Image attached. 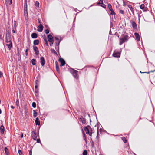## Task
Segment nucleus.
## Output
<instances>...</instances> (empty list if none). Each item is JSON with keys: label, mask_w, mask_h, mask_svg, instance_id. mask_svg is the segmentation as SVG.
Listing matches in <instances>:
<instances>
[{"label": "nucleus", "mask_w": 155, "mask_h": 155, "mask_svg": "<svg viewBox=\"0 0 155 155\" xmlns=\"http://www.w3.org/2000/svg\"><path fill=\"white\" fill-rule=\"evenodd\" d=\"M61 40V37L60 36H56L54 38V41H55V48L57 51L58 50H59V45Z\"/></svg>", "instance_id": "f257e3e1"}, {"label": "nucleus", "mask_w": 155, "mask_h": 155, "mask_svg": "<svg viewBox=\"0 0 155 155\" xmlns=\"http://www.w3.org/2000/svg\"><path fill=\"white\" fill-rule=\"evenodd\" d=\"M5 42L7 43L6 45L8 48L9 50H11L12 46V44L11 41L10 36L7 37V35L6 36Z\"/></svg>", "instance_id": "f03ea898"}, {"label": "nucleus", "mask_w": 155, "mask_h": 155, "mask_svg": "<svg viewBox=\"0 0 155 155\" xmlns=\"http://www.w3.org/2000/svg\"><path fill=\"white\" fill-rule=\"evenodd\" d=\"M129 38V36L127 35H126L124 37L121 38L119 40V45H121L123 43L127 42Z\"/></svg>", "instance_id": "7ed1b4c3"}, {"label": "nucleus", "mask_w": 155, "mask_h": 155, "mask_svg": "<svg viewBox=\"0 0 155 155\" xmlns=\"http://www.w3.org/2000/svg\"><path fill=\"white\" fill-rule=\"evenodd\" d=\"M70 71L74 77L76 79H78V71L74 69H71Z\"/></svg>", "instance_id": "20e7f679"}, {"label": "nucleus", "mask_w": 155, "mask_h": 155, "mask_svg": "<svg viewBox=\"0 0 155 155\" xmlns=\"http://www.w3.org/2000/svg\"><path fill=\"white\" fill-rule=\"evenodd\" d=\"M90 128V126L87 125L84 128V130L86 131V133L87 134H89L90 136H92V133L91 131H89V129Z\"/></svg>", "instance_id": "39448f33"}, {"label": "nucleus", "mask_w": 155, "mask_h": 155, "mask_svg": "<svg viewBox=\"0 0 155 155\" xmlns=\"http://www.w3.org/2000/svg\"><path fill=\"white\" fill-rule=\"evenodd\" d=\"M33 48L34 50V51L35 52V54L36 55H38L39 54V51L38 50V49L37 47L35 45L33 46Z\"/></svg>", "instance_id": "423d86ee"}, {"label": "nucleus", "mask_w": 155, "mask_h": 155, "mask_svg": "<svg viewBox=\"0 0 155 155\" xmlns=\"http://www.w3.org/2000/svg\"><path fill=\"white\" fill-rule=\"evenodd\" d=\"M31 136L34 140H36L37 138L36 133L34 131H32L31 132Z\"/></svg>", "instance_id": "0eeeda50"}, {"label": "nucleus", "mask_w": 155, "mask_h": 155, "mask_svg": "<svg viewBox=\"0 0 155 155\" xmlns=\"http://www.w3.org/2000/svg\"><path fill=\"white\" fill-rule=\"evenodd\" d=\"M120 53L117 51H114V52L113 55L114 57L116 58H119L120 56Z\"/></svg>", "instance_id": "6e6552de"}, {"label": "nucleus", "mask_w": 155, "mask_h": 155, "mask_svg": "<svg viewBox=\"0 0 155 155\" xmlns=\"http://www.w3.org/2000/svg\"><path fill=\"white\" fill-rule=\"evenodd\" d=\"M48 41L50 42L52 41H54V38L51 34L48 35Z\"/></svg>", "instance_id": "1a4fd4ad"}, {"label": "nucleus", "mask_w": 155, "mask_h": 155, "mask_svg": "<svg viewBox=\"0 0 155 155\" xmlns=\"http://www.w3.org/2000/svg\"><path fill=\"white\" fill-rule=\"evenodd\" d=\"M40 60L41 65L42 66H43L45 63V61L44 58L43 57H41L40 58Z\"/></svg>", "instance_id": "9d476101"}, {"label": "nucleus", "mask_w": 155, "mask_h": 155, "mask_svg": "<svg viewBox=\"0 0 155 155\" xmlns=\"http://www.w3.org/2000/svg\"><path fill=\"white\" fill-rule=\"evenodd\" d=\"M59 61L61 64L60 66H62L65 64V62L62 58H60L59 59Z\"/></svg>", "instance_id": "9b49d317"}, {"label": "nucleus", "mask_w": 155, "mask_h": 155, "mask_svg": "<svg viewBox=\"0 0 155 155\" xmlns=\"http://www.w3.org/2000/svg\"><path fill=\"white\" fill-rule=\"evenodd\" d=\"M24 14L25 20H27L28 19V15L27 10H24Z\"/></svg>", "instance_id": "f8f14e48"}, {"label": "nucleus", "mask_w": 155, "mask_h": 155, "mask_svg": "<svg viewBox=\"0 0 155 155\" xmlns=\"http://www.w3.org/2000/svg\"><path fill=\"white\" fill-rule=\"evenodd\" d=\"M43 29V26L42 25L40 24L38 26V31L39 32H41Z\"/></svg>", "instance_id": "ddd939ff"}, {"label": "nucleus", "mask_w": 155, "mask_h": 155, "mask_svg": "<svg viewBox=\"0 0 155 155\" xmlns=\"http://www.w3.org/2000/svg\"><path fill=\"white\" fill-rule=\"evenodd\" d=\"M134 35L137 40V41H139L140 40V37L139 34L137 33H134Z\"/></svg>", "instance_id": "4468645a"}, {"label": "nucleus", "mask_w": 155, "mask_h": 155, "mask_svg": "<svg viewBox=\"0 0 155 155\" xmlns=\"http://www.w3.org/2000/svg\"><path fill=\"white\" fill-rule=\"evenodd\" d=\"M80 121L82 122L83 124H85L86 123V119L82 117L80 118Z\"/></svg>", "instance_id": "2eb2a0df"}, {"label": "nucleus", "mask_w": 155, "mask_h": 155, "mask_svg": "<svg viewBox=\"0 0 155 155\" xmlns=\"http://www.w3.org/2000/svg\"><path fill=\"white\" fill-rule=\"evenodd\" d=\"M24 10H27V0H25Z\"/></svg>", "instance_id": "dca6fc26"}, {"label": "nucleus", "mask_w": 155, "mask_h": 155, "mask_svg": "<svg viewBox=\"0 0 155 155\" xmlns=\"http://www.w3.org/2000/svg\"><path fill=\"white\" fill-rule=\"evenodd\" d=\"M132 27L133 28L135 29H136L137 28V25L136 23H135V22L133 21L132 22Z\"/></svg>", "instance_id": "f3484780"}, {"label": "nucleus", "mask_w": 155, "mask_h": 155, "mask_svg": "<svg viewBox=\"0 0 155 155\" xmlns=\"http://www.w3.org/2000/svg\"><path fill=\"white\" fill-rule=\"evenodd\" d=\"M0 132L2 134H3L4 133L5 129L3 125H2L0 127Z\"/></svg>", "instance_id": "a211bd4d"}, {"label": "nucleus", "mask_w": 155, "mask_h": 155, "mask_svg": "<svg viewBox=\"0 0 155 155\" xmlns=\"http://www.w3.org/2000/svg\"><path fill=\"white\" fill-rule=\"evenodd\" d=\"M56 64V69L57 72L58 73L60 72V69L58 63L56 61L55 63Z\"/></svg>", "instance_id": "6ab92c4d"}, {"label": "nucleus", "mask_w": 155, "mask_h": 155, "mask_svg": "<svg viewBox=\"0 0 155 155\" xmlns=\"http://www.w3.org/2000/svg\"><path fill=\"white\" fill-rule=\"evenodd\" d=\"M128 7L129 8L131 12H132V14L134 15V8L132 7V6L131 5H129L128 6Z\"/></svg>", "instance_id": "aec40b11"}, {"label": "nucleus", "mask_w": 155, "mask_h": 155, "mask_svg": "<svg viewBox=\"0 0 155 155\" xmlns=\"http://www.w3.org/2000/svg\"><path fill=\"white\" fill-rule=\"evenodd\" d=\"M31 37L32 38H36L38 37L37 34L35 33H33L31 34Z\"/></svg>", "instance_id": "412c9836"}, {"label": "nucleus", "mask_w": 155, "mask_h": 155, "mask_svg": "<svg viewBox=\"0 0 155 155\" xmlns=\"http://www.w3.org/2000/svg\"><path fill=\"white\" fill-rule=\"evenodd\" d=\"M35 124L36 125H39L40 124V122L39 120V119L38 117H37L35 120Z\"/></svg>", "instance_id": "4be33fe9"}, {"label": "nucleus", "mask_w": 155, "mask_h": 155, "mask_svg": "<svg viewBox=\"0 0 155 155\" xmlns=\"http://www.w3.org/2000/svg\"><path fill=\"white\" fill-rule=\"evenodd\" d=\"M15 25H16V24H14V27H13V28H12V32L14 33H16V32L15 31H17L16 26Z\"/></svg>", "instance_id": "5701e85b"}, {"label": "nucleus", "mask_w": 155, "mask_h": 155, "mask_svg": "<svg viewBox=\"0 0 155 155\" xmlns=\"http://www.w3.org/2000/svg\"><path fill=\"white\" fill-rule=\"evenodd\" d=\"M39 41L38 40H35L34 41H33V44L34 45H38L39 44Z\"/></svg>", "instance_id": "b1692460"}, {"label": "nucleus", "mask_w": 155, "mask_h": 155, "mask_svg": "<svg viewBox=\"0 0 155 155\" xmlns=\"http://www.w3.org/2000/svg\"><path fill=\"white\" fill-rule=\"evenodd\" d=\"M36 60L34 59H33L31 60V62L32 64L33 65H35L36 64Z\"/></svg>", "instance_id": "393cba45"}, {"label": "nucleus", "mask_w": 155, "mask_h": 155, "mask_svg": "<svg viewBox=\"0 0 155 155\" xmlns=\"http://www.w3.org/2000/svg\"><path fill=\"white\" fill-rule=\"evenodd\" d=\"M12 3V0H5V3L6 4L11 5Z\"/></svg>", "instance_id": "a878e982"}, {"label": "nucleus", "mask_w": 155, "mask_h": 155, "mask_svg": "<svg viewBox=\"0 0 155 155\" xmlns=\"http://www.w3.org/2000/svg\"><path fill=\"white\" fill-rule=\"evenodd\" d=\"M5 151L6 155H8V150L7 147H5Z\"/></svg>", "instance_id": "bb28decb"}, {"label": "nucleus", "mask_w": 155, "mask_h": 155, "mask_svg": "<svg viewBox=\"0 0 155 155\" xmlns=\"http://www.w3.org/2000/svg\"><path fill=\"white\" fill-rule=\"evenodd\" d=\"M121 139L123 141L124 143H126L127 142V140L125 138V137H121Z\"/></svg>", "instance_id": "cd10ccee"}, {"label": "nucleus", "mask_w": 155, "mask_h": 155, "mask_svg": "<svg viewBox=\"0 0 155 155\" xmlns=\"http://www.w3.org/2000/svg\"><path fill=\"white\" fill-rule=\"evenodd\" d=\"M35 5L36 7H37L38 8L39 5V4L38 1H36L35 2Z\"/></svg>", "instance_id": "c85d7f7f"}, {"label": "nucleus", "mask_w": 155, "mask_h": 155, "mask_svg": "<svg viewBox=\"0 0 155 155\" xmlns=\"http://www.w3.org/2000/svg\"><path fill=\"white\" fill-rule=\"evenodd\" d=\"M51 51L52 53H54L55 54H57V53L55 50L54 49H51Z\"/></svg>", "instance_id": "c756f323"}, {"label": "nucleus", "mask_w": 155, "mask_h": 155, "mask_svg": "<svg viewBox=\"0 0 155 155\" xmlns=\"http://www.w3.org/2000/svg\"><path fill=\"white\" fill-rule=\"evenodd\" d=\"M83 139L86 142V137L85 134L83 130Z\"/></svg>", "instance_id": "7c9ffc66"}, {"label": "nucleus", "mask_w": 155, "mask_h": 155, "mask_svg": "<svg viewBox=\"0 0 155 155\" xmlns=\"http://www.w3.org/2000/svg\"><path fill=\"white\" fill-rule=\"evenodd\" d=\"M110 11H111V12L110 13V14L111 15H115V12H114V10L112 9V10H110Z\"/></svg>", "instance_id": "2f4dec72"}, {"label": "nucleus", "mask_w": 155, "mask_h": 155, "mask_svg": "<svg viewBox=\"0 0 155 155\" xmlns=\"http://www.w3.org/2000/svg\"><path fill=\"white\" fill-rule=\"evenodd\" d=\"M108 7L110 10H112V9H113L112 6L110 3H109L108 4Z\"/></svg>", "instance_id": "473e14b6"}, {"label": "nucleus", "mask_w": 155, "mask_h": 155, "mask_svg": "<svg viewBox=\"0 0 155 155\" xmlns=\"http://www.w3.org/2000/svg\"><path fill=\"white\" fill-rule=\"evenodd\" d=\"M33 111L34 112V114H33V117H35L37 116V112H36L35 111V110H33Z\"/></svg>", "instance_id": "72a5a7b5"}, {"label": "nucleus", "mask_w": 155, "mask_h": 155, "mask_svg": "<svg viewBox=\"0 0 155 155\" xmlns=\"http://www.w3.org/2000/svg\"><path fill=\"white\" fill-rule=\"evenodd\" d=\"M140 7L141 9H143L145 8V5L143 4H142L140 6Z\"/></svg>", "instance_id": "f704fd0d"}, {"label": "nucleus", "mask_w": 155, "mask_h": 155, "mask_svg": "<svg viewBox=\"0 0 155 155\" xmlns=\"http://www.w3.org/2000/svg\"><path fill=\"white\" fill-rule=\"evenodd\" d=\"M83 155H87V152L86 150H84L83 151Z\"/></svg>", "instance_id": "c9c22d12"}, {"label": "nucleus", "mask_w": 155, "mask_h": 155, "mask_svg": "<svg viewBox=\"0 0 155 155\" xmlns=\"http://www.w3.org/2000/svg\"><path fill=\"white\" fill-rule=\"evenodd\" d=\"M32 106L33 107L35 108L36 107V104L35 102H33L32 103Z\"/></svg>", "instance_id": "e433bc0d"}, {"label": "nucleus", "mask_w": 155, "mask_h": 155, "mask_svg": "<svg viewBox=\"0 0 155 155\" xmlns=\"http://www.w3.org/2000/svg\"><path fill=\"white\" fill-rule=\"evenodd\" d=\"M103 4V0H100L99 2L97 3V5L101 4Z\"/></svg>", "instance_id": "4c0bfd02"}, {"label": "nucleus", "mask_w": 155, "mask_h": 155, "mask_svg": "<svg viewBox=\"0 0 155 155\" xmlns=\"http://www.w3.org/2000/svg\"><path fill=\"white\" fill-rule=\"evenodd\" d=\"M45 32L46 34H48L49 33V31L48 29H46L45 30Z\"/></svg>", "instance_id": "58836bf2"}, {"label": "nucleus", "mask_w": 155, "mask_h": 155, "mask_svg": "<svg viewBox=\"0 0 155 155\" xmlns=\"http://www.w3.org/2000/svg\"><path fill=\"white\" fill-rule=\"evenodd\" d=\"M38 81V80H35V83H36V85L35 86V89H36L38 87V86L37 85V82Z\"/></svg>", "instance_id": "ea45409f"}, {"label": "nucleus", "mask_w": 155, "mask_h": 155, "mask_svg": "<svg viewBox=\"0 0 155 155\" xmlns=\"http://www.w3.org/2000/svg\"><path fill=\"white\" fill-rule=\"evenodd\" d=\"M18 153L19 154V155H22V152L21 150H18Z\"/></svg>", "instance_id": "a19ab883"}, {"label": "nucleus", "mask_w": 155, "mask_h": 155, "mask_svg": "<svg viewBox=\"0 0 155 155\" xmlns=\"http://www.w3.org/2000/svg\"><path fill=\"white\" fill-rule=\"evenodd\" d=\"M28 48H27V49H26L25 50V54L26 56H27L28 55Z\"/></svg>", "instance_id": "79ce46f5"}, {"label": "nucleus", "mask_w": 155, "mask_h": 155, "mask_svg": "<svg viewBox=\"0 0 155 155\" xmlns=\"http://www.w3.org/2000/svg\"><path fill=\"white\" fill-rule=\"evenodd\" d=\"M102 5H101V6L103 7L104 8H106V5L104 4H101Z\"/></svg>", "instance_id": "37998d69"}, {"label": "nucleus", "mask_w": 155, "mask_h": 155, "mask_svg": "<svg viewBox=\"0 0 155 155\" xmlns=\"http://www.w3.org/2000/svg\"><path fill=\"white\" fill-rule=\"evenodd\" d=\"M54 41H50L49 42H50V45L51 46H52L53 43H54Z\"/></svg>", "instance_id": "c03bdc74"}, {"label": "nucleus", "mask_w": 155, "mask_h": 155, "mask_svg": "<svg viewBox=\"0 0 155 155\" xmlns=\"http://www.w3.org/2000/svg\"><path fill=\"white\" fill-rule=\"evenodd\" d=\"M37 142L38 143H40L41 142L39 138L36 139Z\"/></svg>", "instance_id": "a18cd8bd"}, {"label": "nucleus", "mask_w": 155, "mask_h": 155, "mask_svg": "<svg viewBox=\"0 0 155 155\" xmlns=\"http://www.w3.org/2000/svg\"><path fill=\"white\" fill-rule=\"evenodd\" d=\"M119 12L122 14H124V11L122 10H120L119 11Z\"/></svg>", "instance_id": "49530a36"}, {"label": "nucleus", "mask_w": 155, "mask_h": 155, "mask_svg": "<svg viewBox=\"0 0 155 155\" xmlns=\"http://www.w3.org/2000/svg\"><path fill=\"white\" fill-rule=\"evenodd\" d=\"M3 75V73L2 72L0 71V78H1Z\"/></svg>", "instance_id": "de8ad7c7"}, {"label": "nucleus", "mask_w": 155, "mask_h": 155, "mask_svg": "<svg viewBox=\"0 0 155 155\" xmlns=\"http://www.w3.org/2000/svg\"><path fill=\"white\" fill-rule=\"evenodd\" d=\"M29 155H32V151L31 150H30L29 151Z\"/></svg>", "instance_id": "09e8293b"}, {"label": "nucleus", "mask_w": 155, "mask_h": 155, "mask_svg": "<svg viewBox=\"0 0 155 155\" xmlns=\"http://www.w3.org/2000/svg\"><path fill=\"white\" fill-rule=\"evenodd\" d=\"M45 43L46 44V46H48V41H45Z\"/></svg>", "instance_id": "8fccbe9b"}, {"label": "nucleus", "mask_w": 155, "mask_h": 155, "mask_svg": "<svg viewBox=\"0 0 155 155\" xmlns=\"http://www.w3.org/2000/svg\"><path fill=\"white\" fill-rule=\"evenodd\" d=\"M44 41H47V38H46V37H45V38H44Z\"/></svg>", "instance_id": "3c124183"}, {"label": "nucleus", "mask_w": 155, "mask_h": 155, "mask_svg": "<svg viewBox=\"0 0 155 155\" xmlns=\"http://www.w3.org/2000/svg\"><path fill=\"white\" fill-rule=\"evenodd\" d=\"M11 107L13 109H14L15 108V107L12 105L11 106Z\"/></svg>", "instance_id": "603ef678"}, {"label": "nucleus", "mask_w": 155, "mask_h": 155, "mask_svg": "<svg viewBox=\"0 0 155 155\" xmlns=\"http://www.w3.org/2000/svg\"><path fill=\"white\" fill-rule=\"evenodd\" d=\"M23 137V134H21V138H22Z\"/></svg>", "instance_id": "864d4df0"}, {"label": "nucleus", "mask_w": 155, "mask_h": 155, "mask_svg": "<svg viewBox=\"0 0 155 155\" xmlns=\"http://www.w3.org/2000/svg\"><path fill=\"white\" fill-rule=\"evenodd\" d=\"M89 131H91L92 132V131L91 128L90 127L89 129Z\"/></svg>", "instance_id": "5fc2aeb1"}, {"label": "nucleus", "mask_w": 155, "mask_h": 155, "mask_svg": "<svg viewBox=\"0 0 155 155\" xmlns=\"http://www.w3.org/2000/svg\"><path fill=\"white\" fill-rule=\"evenodd\" d=\"M150 72H144V73H147V74H149L150 73Z\"/></svg>", "instance_id": "6e6d98bb"}, {"label": "nucleus", "mask_w": 155, "mask_h": 155, "mask_svg": "<svg viewBox=\"0 0 155 155\" xmlns=\"http://www.w3.org/2000/svg\"><path fill=\"white\" fill-rule=\"evenodd\" d=\"M155 71V70H154L153 71H151L150 72H154V71Z\"/></svg>", "instance_id": "4d7b16f0"}, {"label": "nucleus", "mask_w": 155, "mask_h": 155, "mask_svg": "<svg viewBox=\"0 0 155 155\" xmlns=\"http://www.w3.org/2000/svg\"><path fill=\"white\" fill-rule=\"evenodd\" d=\"M140 73H144V72H141V71H140Z\"/></svg>", "instance_id": "13d9d810"}, {"label": "nucleus", "mask_w": 155, "mask_h": 155, "mask_svg": "<svg viewBox=\"0 0 155 155\" xmlns=\"http://www.w3.org/2000/svg\"><path fill=\"white\" fill-rule=\"evenodd\" d=\"M97 136L98 135V131H97Z\"/></svg>", "instance_id": "bf43d9fd"}, {"label": "nucleus", "mask_w": 155, "mask_h": 155, "mask_svg": "<svg viewBox=\"0 0 155 155\" xmlns=\"http://www.w3.org/2000/svg\"><path fill=\"white\" fill-rule=\"evenodd\" d=\"M100 155H103L100 154Z\"/></svg>", "instance_id": "052dcab7"}]
</instances>
